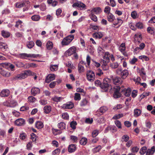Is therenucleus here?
Segmentation results:
<instances>
[{
    "instance_id": "nucleus-1",
    "label": "nucleus",
    "mask_w": 155,
    "mask_h": 155,
    "mask_svg": "<svg viewBox=\"0 0 155 155\" xmlns=\"http://www.w3.org/2000/svg\"><path fill=\"white\" fill-rule=\"evenodd\" d=\"M39 54H27L26 53H21L18 54L17 56L18 58L21 59H26L27 58H35L39 57Z\"/></svg>"
},
{
    "instance_id": "nucleus-2",
    "label": "nucleus",
    "mask_w": 155,
    "mask_h": 155,
    "mask_svg": "<svg viewBox=\"0 0 155 155\" xmlns=\"http://www.w3.org/2000/svg\"><path fill=\"white\" fill-rule=\"evenodd\" d=\"M86 75L87 79L89 81H93L95 79V75L94 73L92 71H87Z\"/></svg>"
},
{
    "instance_id": "nucleus-3",
    "label": "nucleus",
    "mask_w": 155,
    "mask_h": 155,
    "mask_svg": "<svg viewBox=\"0 0 155 155\" xmlns=\"http://www.w3.org/2000/svg\"><path fill=\"white\" fill-rule=\"evenodd\" d=\"M107 81H104L101 85L100 87L105 91H107L108 89H111L112 88L111 85L108 84Z\"/></svg>"
},
{
    "instance_id": "nucleus-4",
    "label": "nucleus",
    "mask_w": 155,
    "mask_h": 155,
    "mask_svg": "<svg viewBox=\"0 0 155 155\" xmlns=\"http://www.w3.org/2000/svg\"><path fill=\"white\" fill-rule=\"evenodd\" d=\"M30 2L28 1L22 2H17L15 4V7L18 8H21L24 6H26L27 7H29V5Z\"/></svg>"
},
{
    "instance_id": "nucleus-5",
    "label": "nucleus",
    "mask_w": 155,
    "mask_h": 155,
    "mask_svg": "<svg viewBox=\"0 0 155 155\" xmlns=\"http://www.w3.org/2000/svg\"><path fill=\"white\" fill-rule=\"evenodd\" d=\"M115 90L113 94V97L114 98H117L120 97L121 94L120 92V88L119 86H116L114 88Z\"/></svg>"
},
{
    "instance_id": "nucleus-6",
    "label": "nucleus",
    "mask_w": 155,
    "mask_h": 155,
    "mask_svg": "<svg viewBox=\"0 0 155 155\" xmlns=\"http://www.w3.org/2000/svg\"><path fill=\"white\" fill-rule=\"evenodd\" d=\"M112 80L113 84L116 85L121 84L122 82L121 79L119 77H116L112 78Z\"/></svg>"
},
{
    "instance_id": "nucleus-7",
    "label": "nucleus",
    "mask_w": 155,
    "mask_h": 155,
    "mask_svg": "<svg viewBox=\"0 0 155 155\" xmlns=\"http://www.w3.org/2000/svg\"><path fill=\"white\" fill-rule=\"evenodd\" d=\"M74 107V104L71 101H69L63 104L62 107L63 109H72Z\"/></svg>"
},
{
    "instance_id": "nucleus-8",
    "label": "nucleus",
    "mask_w": 155,
    "mask_h": 155,
    "mask_svg": "<svg viewBox=\"0 0 155 155\" xmlns=\"http://www.w3.org/2000/svg\"><path fill=\"white\" fill-rule=\"evenodd\" d=\"M76 52V48L74 47H72L69 49L66 52V55L67 56H69Z\"/></svg>"
},
{
    "instance_id": "nucleus-9",
    "label": "nucleus",
    "mask_w": 155,
    "mask_h": 155,
    "mask_svg": "<svg viewBox=\"0 0 155 155\" xmlns=\"http://www.w3.org/2000/svg\"><path fill=\"white\" fill-rule=\"evenodd\" d=\"M15 123L18 126H23L25 124V120L22 118H18L15 121Z\"/></svg>"
},
{
    "instance_id": "nucleus-10",
    "label": "nucleus",
    "mask_w": 155,
    "mask_h": 155,
    "mask_svg": "<svg viewBox=\"0 0 155 155\" xmlns=\"http://www.w3.org/2000/svg\"><path fill=\"white\" fill-rule=\"evenodd\" d=\"M10 94V91L7 89H3L0 93L1 97H5L8 96Z\"/></svg>"
},
{
    "instance_id": "nucleus-11",
    "label": "nucleus",
    "mask_w": 155,
    "mask_h": 155,
    "mask_svg": "<svg viewBox=\"0 0 155 155\" xmlns=\"http://www.w3.org/2000/svg\"><path fill=\"white\" fill-rule=\"evenodd\" d=\"M72 6L73 7H77L80 8L81 9L82 8V9H86L85 5L84 4L81 2L74 3L72 5Z\"/></svg>"
},
{
    "instance_id": "nucleus-12",
    "label": "nucleus",
    "mask_w": 155,
    "mask_h": 155,
    "mask_svg": "<svg viewBox=\"0 0 155 155\" xmlns=\"http://www.w3.org/2000/svg\"><path fill=\"white\" fill-rule=\"evenodd\" d=\"M55 76L54 74H49L45 80V81L47 83H49L50 81L54 80Z\"/></svg>"
},
{
    "instance_id": "nucleus-13",
    "label": "nucleus",
    "mask_w": 155,
    "mask_h": 155,
    "mask_svg": "<svg viewBox=\"0 0 155 155\" xmlns=\"http://www.w3.org/2000/svg\"><path fill=\"white\" fill-rule=\"evenodd\" d=\"M40 90L39 88L33 87L31 90V94L33 96H35L37 94H39L40 93Z\"/></svg>"
},
{
    "instance_id": "nucleus-14",
    "label": "nucleus",
    "mask_w": 155,
    "mask_h": 155,
    "mask_svg": "<svg viewBox=\"0 0 155 155\" xmlns=\"http://www.w3.org/2000/svg\"><path fill=\"white\" fill-rule=\"evenodd\" d=\"M26 78L24 72L18 74L14 77V79L16 80H20Z\"/></svg>"
},
{
    "instance_id": "nucleus-15",
    "label": "nucleus",
    "mask_w": 155,
    "mask_h": 155,
    "mask_svg": "<svg viewBox=\"0 0 155 155\" xmlns=\"http://www.w3.org/2000/svg\"><path fill=\"white\" fill-rule=\"evenodd\" d=\"M102 9L100 7H97L92 8L91 12L95 13L96 15L99 14L102 12Z\"/></svg>"
},
{
    "instance_id": "nucleus-16",
    "label": "nucleus",
    "mask_w": 155,
    "mask_h": 155,
    "mask_svg": "<svg viewBox=\"0 0 155 155\" xmlns=\"http://www.w3.org/2000/svg\"><path fill=\"white\" fill-rule=\"evenodd\" d=\"M76 150V147L74 144H71L69 145L68 147V151L70 153H73Z\"/></svg>"
},
{
    "instance_id": "nucleus-17",
    "label": "nucleus",
    "mask_w": 155,
    "mask_h": 155,
    "mask_svg": "<svg viewBox=\"0 0 155 155\" xmlns=\"http://www.w3.org/2000/svg\"><path fill=\"white\" fill-rule=\"evenodd\" d=\"M129 74V72L127 70H124L122 71L120 75L121 78L123 79H125Z\"/></svg>"
},
{
    "instance_id": "nucleus-18",
    "label": "nucleus",
    "mask_w": 155,
    "mask_h": 155,
    "mask_svg": "<svg viewBox=\"0 0 155 155\" xmlns=\"http://www.w3.org/2000/svg\"><path fill=\"white\" fill-rule=\"evenodd\" d=\"M155 151V147L153 146L151 149H148L147 151L146 155H152Z\"/></svg>"
},
{
    "instance_id": "nucleus-19",
    "label": "nucleus",
    "mask_w": 155,
    "mask_h": 155,
    "mask_svg": "<svg viewBox=\"0 0 155 155\" xmlns=\"http://www.w3.org/2000/svg\"><path fill=\"white\" fill-rule=\"evenodd\" d=\"M1 34L4 38H8L10 37L11 35L9 32L5 30L2 31Z\"/></svg>"
},
{
    "instance_id": "nucleus-20",
    "label": "nucleus",
    "mask_w": 155,
    "mask_h": 155,
    "mask_svg": "<svg viewBox=\"0 0 155 155\" xmlns=\"http://www.w3.org/2000/svg\"><path fill=\"white\" fill-rule=\"evenodd\" d=\"M102 56L104 60L106 61L107 62H109L110 61L109 57L110 56V55L108 52H105Z\"/></svg>"
},
{
    "instance_id": "nucleus-21",
    "label": "nucleus",
    "mask_w": 155,
    "mask_h": 155,
    "mask_svg": "<svg viewBox=\"0 0 155 155\" xmlns=\"http://www.w3.org/2000/svg\"><path fill=\"white\" fill-rule=\"evenodd\" d=\"M122 92L125 96L128 97L130 95L131 90L130 89H125L122 91Z\"/></svg>"
},
{
    "instance_id": "nucleus-22",
    "label": "nucleus",
    "mask_w": 155,
    "mask_h": 155,
    "mask_svg": "<svg viewBox=\"0 0 155 155\" xmlns=\"http://www.w3.org/2000/svg\"><path fill=\"white\" fill-rule=\"evenodd\" d=\"M51 107L50 105H46L43 108L44 112L46 114H48L51 111Z\"/></svg>"
},
{
    "instance_id": "nucleus-23",
    "label": "nucleus",
    "mask_w": 155,
    "mask_h": 155,
    "mask_svg": "<svg viewBox=\"0 0 155 155\" xmlns=\"http://www.w3.org/2000/svg\"><path fill=\"white\" fill-rule=\"evenodd\" d=\"M22 24V22L19 19L16 22L15 26L17 28H19L20 27L21 28H22L23 26Z\"/></svg>"
},
{
    "instance_id": "nucleus-24",
    "label": "nucleus",
    "mask_w": 155,
    "mask_h": 155,
    "mask_svg": "<svg viewBox=\"0 0 155 155\" xmlns=\"http://www.w3.org/2000/svg\"><path fill=\"white\" fill-rule=\"evenodd\" d=\"M107 20L110 22H112L115 19L114 16L111 13H110L107 15Z\"/></svg>"
},
{
    "instance_id": "nucleus-25",
    "label": "nucleus",
    "mask_w": 155,
    "mask_h": 155,
    "mask_svg": "<svg viewBox=\"0 0 155 155\" xmlns=\"http://www.w3.org/2000/svg\"><path fill=\"white\" fill-rule=\"evenodd\" d=\"M103 35V33L100 32H98L97 33H95L93 34L94 38H102Z\"/></svg>"
},
{
    "instance_id": "nucleus-26",
    "label": "nucleus",
    "mask_w": 155,
    "mask_h": 155,
    "mask_svg": "<svg viewBox=\"0 0 155 155\" xmlns=\"http://www.w3.org/2000/svg\"><path fill=\"white\" fill-rule=\"evenodd\" d=\"M141 113V111L139 109H136L134 110V116L135 117H138L140 116Z\"/></svg>"
},
{
    "instance_id": "nucleus-27",
    "label": "nucleus",
    "mask_w": 155,
    "mask_h": 155,
    "mask_svg": "<svg viewBox=\"0 0 155 155\" xmlns=\"http://www.w3.org/2000/svg\"><path fill=\"white\" fill-rule=\"evenodd\" d=\"M36 127L38 129H40L43 127L44 125L42 122L41 121H37L35 124Z\"/></svg>"
},
{
    "instance_id": "nucleus-28",
    "label": "nucleus",
    "mask_w": 155,
    "mask_h": 155,
    "mask_svg": "<svg viewBox=\"0 0 155 155\" xmlns=\"http://www.w3.org/2000/svg\"><path fill=\"white\" fill-rule=\"evenodd\" d=\"M58 127L61 130H63L65 128V124L63 122H61L58 124Z\"/></svg>"
},
{
    "instance_id": "nucleus-29",
    "label": "nucleus",
    "mask_w": 155,
    "mask_h": 155,
    "mask_svg": "<svg viewBox=\"0 0 155 155\" xmlns=\"http://www.w3.org/2000/svg\"><path fill=\"white\" fill-rule=\"evenodd\" d=\"M73 39H63L61 41V44L62 45H68L71 42Z\"/></svg>"
},
{
    "instance_id": "nucleus-30",
    "label": "nucleus",
    "mask_w": 155,
    "mask_h": 155,
    "mask_svg": "<svg viewBox=\"0 0 155 155\" xmlns=\"http://www.w3.org/2000/svg\"><path fill=\"white\" fill-rule=\"evenodd\" d=\"M0 74L3 76L5 77H8L10 75V73L7 72L4 70H2L0 71Z\"/></svg>"
},
{
    "instance_id": "nucleus-31",
    "label": "nucleus",
    "mask_w": 155,
    "mask_h": 155,
    "mask_svg": "<svg viewBox=\"0 0 155 155\" xmlns=\"http://www.w3.org/2000/svg\"><path fill=\"white\" fill-rule=\"evenodd\" d=\"M89 15L90 18L93 21L95 22L97 21V17L93 13L91 12Z\"/></svg>"
},
{
    "instance_id": "nucleus-32",
    "label": "nucleus",
    "mask_w": 155,
    "mask_h": 155,
    "mask_svg": "<svg viewBox=\"0 0 155 155\" xmlns=\"http://www.w3.org/2000/svg\"><path fill=\"white\" fill-rule=\"evenodd\" d=\"M63 99V98L61 97H59L55 96L52 98V100L54 101L58 102L60 101Z\"/></svg>"
},
{
    "instance_id": "nucleus-33",
    "label": "nucleus",
    "mask_w": 155,
    "mask_h": 155,
    "mask_svg": "<svg viewBox=\"0 0 155 155\" xmlns=\"http://www.w3.org/2000/svg\"><path fill=\"white\" fill-rule=\"evenodd\" d=\"M97 51L98 54L100 56H103L105 52L104 50L100 47H98Z\"/></svg>"
},
{
    "instance_id": "nucleus-34",
    "label": "nucleus",
    "mask_w": 155,
    "mask_h": 155,
    "mask_svg": "<svg viewBox=\"0 0 155 155\" xmlns=\"http://www.w3.org/2000/svg\"><path fill=\"white\" fill-rule=\"evenodd\" d=\"M50 68L51 71H55L58 69V66L57 65H51L50 66Z\"/></svg>"
},
{
    "instance_id": "nucleus-35",
    "label": "nucleus",
    "mask_w": 155,
    "mask_h": 155,
    "mask_svg": "<svg viewBox=\"0 0 155 155\" xmlns=\"http://www.w3.org/2000/svg\"><path fill=\"white\" fill-rule=\"evenodd\" d=\"M31 19L33 21H38L40 19V16L38 15H34L31 16Z\"/></svg>"
},
{
    "instance_id": "nucleus-36",
    "label": "nucleus",
    "mask_w": 155,
    "mask_h": 155,
    "mask_svg": "<svg viewBox=\"0 0 155 155\" xmlns=\"http://www.w3.org/2000/svg\"><path fill=\"white\" fill-rule=\"evenodd\" d=\"M87 103V101L86 99H84L81 101L80 105L81 107H84L86 105Z\"/></svg>"
},
{
    "instance_id": "nucleus-37",
    "label": "nucleus",
    "mask_w": 155,
    "mask_h": 155,
    "mask_svg": "<svg viewBox=\"0 0 155 155\" xmlns=\"http://www.w3.org/2000/svg\"><path fill=\"white\" fill-rule=\"evenodd\" d=\"M27 137V135L26 133L23 132L21 133L19 135V138L21 140H24Z\"/></svg>"
},
{
    "instance_id": "nucleus-38",
    "label": "nucleus",
    "mask_w": 155,
    "mask_h": 155,
    "mask_svg": "<svg viewBox=\"0 0 155 155\" xmlns=\"http://www.w3.org/2000/svg\"><path fill=\"white\" fill-rule=\"evenodd\" d=\"M53 43L52 42L49 41H48L46 44V47L48 49L51 50L53 47Z\"/></svg>"
},
{
    "instance_id": "nucleus-39",
    "label": "nucleus",
    "mask_w": 155,
    "mask_h": 155,
    "mask_svg": "<svg viewBox=\"0 0 155 155\" xmlns=\"http://www.w3.org/2000/svg\"><path fill=\"white\" fill-rule=\"evenodd\" d=\"M8 48V46L5 43L0 42V48L2 50H5Z\"/></svg>"
},
{
    "instance_id": "nucleus-40",
    "label": "nucleus",
    "mask_w": 155,
    "mask_h": 155,
    "mask_svg": "<svg viewBox=\"0 0 155 155\" xmlns=\"http://www.w3.org/2000/svg\"><path fill=\"white\" fill-rule=\"evenodd\" d=\"M108 110L107 108L105 106L101 107L99 109L100 112L102 114L105 113Z\"/></svg>"
},
{
    "instance_id": "nucleus-41",
    "label": "nucleus",
    "mask_w": 155,
    "mask_h": 155,
    "mask_svg": "<svg viewBox=\"0 0 155 155\" xmlns=\"http://www.w3.org/2000/svg\"><path fill=\"white\" fill-rule=\"evenodd\" d=\"M87 143V139L86 138H83L80 140V143L82 145H84Z\"/></svg>"
},
{
    "instance_id": "nucleus-42",
    "label": "nucleus",
    "mask_w": 155,
    "mask_h": 155,
    "mask_svg": "<svg viewBox=\"0 0 155 155\" xmlns=\"http://www.w3.org/2000/svg\"><path fill=\"white\" fill-rule=\"evenodd\" d=\"M154 28L148 27L147 29V31L148 33L152 34H154L155 32L154 31Z\"/></svg>"
},
{
    "instance_id": "nucleus-43",
    "label": "nucleus",
    "mask_w": 155,
    "mask_h": 155,
    "mask_svg": "<svg viewBox=\"0 0 155 155\" xmlns=\"http://www.w3.org/2000/svg\"><path fill=\"white\" fill-rule=\"evenodd\" d=\"M4 105L5 106H7V107H14L16 106L17 104V103L16 102H15L14 103V105H12L9 104L8 102L6 101L4 103Z\"/></svg>"
},
{
    "instance_id": "nucleus-44",
    "label": "nucleus",
    "mask_w": 155,
    "mask_h": 155,
    "mask_svg": "<svg viewBox=\"0 0 155 155\" xmlns=\"http://www.w3.org/2000/svg\"><path fill=\"white\" fill-rule=\"evenodd\" d=\"M74 99L75 101H80L81 99L80 94L77 93H75Z\"/></svg>"
},
{
    "instance_id": "nucleus-45",
    "label": "nucleus",
    "mask_w": 155,
    "mask_h": 155,
    "mask_svg": "<svg viewBox=\"0 0 155 155\" xmlns=\"http://www.w3.org/2000/svg\"><path fill=\"white\" fill-rule=\"evenodd\" d=\"M119 66V64L117 62H115L111 63L110 67L113 69H116L118 68Z\"/></svg>"
},
{
    "instance_id": "nucleus-46",
    "label": "nucleus",
    "mask_w": 155,
    "mask_h": 155,
    "mask_svg": "<svg viewBox=\"0 0 155 155\" xmlns=\"http://www.w3.org/2000/svg\"><path fill=\"white\" fill-rule=\"evenodd\" d=\"M138 61L137 58L134 57L132 59H130V63L131 64H136V63Z\"/></svg>"
},
{
    "instance_id": "nucleus-47",
    "label": "nucleus",
    "mask_w": 155,
    "mask_h": 155,
    "mask_svg": "<svg viewBox=\"0 0 155 155\" xmlns=\"http://www.w3.org/2000/svg\"><path fill=\"white\" fill-rule=\"evenodd\" d=\"M139 58L140 59L142 60L143 61H149V58L147 56L145 55H141L139 57Z\"/></svg>"
},
{
    "instance_id": "nucleus-48",
    "label": "nucleus",
    "mask_w": 155,
    "mask_h": 155,
    "mask_svg": "<svg viewBox=\"0 0 155 155\" xmlns=\"http://www.w3.org/2000/svg\"><path fill=\"white\" fill-rule=\"evenodd\" d=\"M34 44L33 41H30L27 43V46L28 48L30 49L32 48L34 46Z\"/></svg>"
},
{
    "instance_id": "nucleus-49",
    "label": "nucleus",
    "mask_w": 155,
    "mask_h": 155,
    "mask_svg": "<svg viewBox=\"0 0 155 155\" xmlns=\"http://www.w3.org/2000/svg\"><path fill=\"white\" fill-rule=\"evenodd\" d=\"M78 71L79 73L83 72L84 71V67L80 63L78 65Z\"/></svg>"
},
{
    "instance_id": "nucleus-50",
    "label": "nucleus",
    "mask_w": 155,
    "mask_h": 155,
    "mask_svg": "<svg viewBox=\"0 0 155 155\" xmlns=\"http://www.w3.org/2000/svg\"><path fill=\"white\" fill-rule=\"evenodd\" d=\"M77 125V123L76 121H72L70 123V127L73 129H76V126Z\"/></svg>"
},
{
    "instance_id": "nucleus-51",
    "label": "nucleus",
    "mask_w": 155,
    "mask_h": 155,
    "mask_svg": "<svg viewBox=\"0 0 155 155\" xmlns=\"http://www.w3.org/2000/svg\"><path fill=\"white\" fill-rule=\"evenodd\" d=\"M28 100L30 102L33 103L36 101V99L35 97L31 96L28 97Z\"/></svg>"
},
{
    "instance_id": "nucleus-52",
    "label": "nucleus",
    "mask_w": 155,
    "mask_h": 155,
    "mask_svg": "<svg viewBox=\"0 0 155 155\" xmlns=\"http://www.w3.org/2000/svg\"><path fill=\"white\" fill-rule=\"evenodd\" d=\"M129 139V137L127 135H125L122 137V140L123 142H127Z\"/></svg>"
},
{
    "instance_id": "nucleus-53",
    "label": "nucleus",
    "mask_w": 155,
    "mask_h": 155,
    "mask_svg": "<svg viewBox=\"0 0 155 155\" xmlns=\"http://www.w3.org/2000/svg\"><path fill=\"white\" fill-rule=\"evenodd\" d=\"M110 9H111L110 7L109 6H107L105 7L104 12L105 13L107 14L108 15L109 14L111 13L110 12Z\"/></svg>"
},
{
    "instance_id": "nucleus-54",
    "label": "nucleus",
    "mask_w": 155,
    "mask_h": 155,
    "mask_svg": "<svg viewBox=\"0 0 155 155\" xmlns=\"http://www.w3.org/2000/svg\"><path fill=\"white\" fill-rule=\"evenodd\" d=\"M52 131L54 135H57L58 134H60L61 133V130L57 129H53Z\"/></svg>"
},
{
    "instance_id": "nucleus-55",
    "label": "nucleus",
    "mask_w": 155,
    "mask_h": 155,
    "mask_svg": "<svg viewBox=\"0 0 155 155\" xmlns=\"http://www.w3.org/2000/svg\"><path fill=\"white\" fill-rule=\"evenodd\" d=\"M61 117L63 119L68 120L69 119V116L67 113H64L62 114Z\"/></svg>"
},
{
    "instance_id": "nucleus-56",
    "label": "nucleus",
    "mask_w": 155,
    "mask_h": 155,
    "mask_svg": "<svg viewBox=\"0 0 155 155\" xmlns=\"http://www.w3.org/2000/svg\"><path fill=\"white\" fill-rule=\"evenodd\" d=\"M70 138L71 140L73 142H76L78 140V137L74 136L72 135L71 136Z\"/></svg>"
},
{
    "instance_id": "nucleus-57",
    "label": "nucleus",
    "mask_w": 155,
    "mask_h": 155,
    "mask_svg": "<svg viewBox=\"0 0 155 155\" xmlns=\"http://www.w3.org/2000/svg\"><path fill=\"white\" fill-rule=\"evenodd\" d=\"M147 148L145 147H142L140 151V153L141 154H143L147 151Z\"/></svg>"
},
{
    "instance_id": "nucleus-58",
    "label": "nucleus",
    "mask_w": 155,
    "mask_h": 155,
    "mask_svg": "<svg viewBox=\"0 0 155 155\" xmlns=\"http://www.w3.org/2000/svg\"><path fill=\"white\" fill-rule=\"evenodd\" d=\"M125 48H119V51L123 54L125 56H127V54L126 53L124 52L125 50Z\"/></svg>"
},
{
    "instance_id": "nucleus-59",
    "label": "nucleus",
    "mask_w": 155,
    "mask_h": 155,
    "mask_svg": "<svg viewBox=\"0 0 155 155\" xmlns=\"http://www.w3.org/2000/svg\"><path fill=\"white\" fill-rule=\"evenodd\" d=\"M31 138L33 142H35L37 139L36 135L34 133H32L31 134Z\"/></svg>"
},
{
    "instance_id": "nucleus-60",
    "label": "nucleus",
    "mask_w": 155,
    "mask_h": 155,
    "mask_svg": "<svg viewBox=\"0 0 155 155\" xmlns=\"http://www.w3.org/2000/svg\"><path fill=\"white\" fill-rule=\"evenodd\" d=\"M26 78L28 76H30L32 74V72L30 70L25 71L24 72Z\"/></svg>"
},
{
    "instance_id": "nucleus-61",
    "label": "nucleus",
    "mask_w": 155,
    "mask_h": 155,
    "mask_svg": "<svg viewBox=\"0 0 155 155\" xmlns=\"http://www.w3.org/2000/svg\"><path fill=\"white\" fill-rule=\"evenodd\" d=\"M123 107L122 105L121 104H118L116 106H115L113 107V109L114 110H117L122 108Z\"/></svg>"
},
{
    "instance_id": "nucleus-62",
    "label": "nucleus",
    "mask_w": 155,
    "mask_h": 155,
    "mask_svg": "<svg viewBox=\"0 0 155 155\" xmlns=\"http://www.w3.org/2000/svg\"><path fill=\"white\" fill-rule=\"evenodd\" d=\"M123 116V114H118L114 115L113 117V119H119Z\"/></svg>"
},
{
    "instance_id": "nucleus-63",
    "label": "nucleus",
    "mask_w": 155,
    "mask_h": 155,
    "mask_svg": "<svg viewBox=\"0 0 155 155\" xmlns=\"http://www.w3.org/2000/svg\"><path fill=\"white\" fill-rule=\"evenodd\" d=\"M99 133V131L97 130H94L92 133V136L93 137H96Z\"/></svg>"
},
{
    "instance_id": "nucleus-64",
    "label": "nucleus",
    "mask_w": 155,
    "mask_h": 155,
    "mask_svg": "<svg viewBox=\"0 0 155 155\" xmlns=\"http://www.w3.org/2000/svg\"><path fill=\"white\" fill-rule=\"evenodd\" d=\"M90 28L94 30H99V27L98 26L90 25Z\"/></svg>"
}]
</instances>
